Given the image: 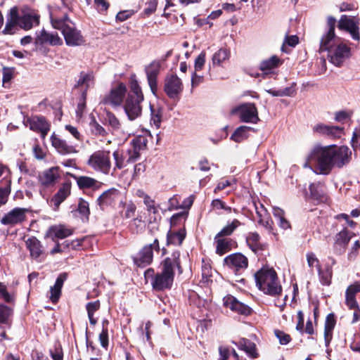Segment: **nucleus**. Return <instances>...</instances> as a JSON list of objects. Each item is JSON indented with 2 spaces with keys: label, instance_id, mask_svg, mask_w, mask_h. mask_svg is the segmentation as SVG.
Listing matches in <instances>:
<instances>
[{
  "label": "nucleus",
  "instance_id": "f257e3e1",
  "mask_svg": "<svg viewBox=\"0 0 360 360\" xmlns=\"http://www.w3.org/2000/svg\"><path fill=\"white\" fill-rule=\"evenodd\" d=\"M351 151L347 146L316 145L308 155L304 167L317 174H328L334 167H342L349 162Z\"/></svg>",
  "mask_w": 360,
  "mask_h": 360
},
{
  "label": "nucleus",
  "instance_id": "f03ea898",
  "mask_svg": "<svg viewBox=\"0 0 360 360\" xmlns=\"http://www.w3.org/2000/svg\"><path fill=\"white\" fill-rule=\"evenodd\" d=\"M87 163L97 172L114 175L117 169L125 166V159L120 150H115L112 154L110 150H97L89 157Z\"/></svg>",
  "mask_w": 360,
  "mask_h": 360
},
{
  "label": "nucleus",
  "instance_id": "7ed1b4c3",
  "mask_svg": "<svg viewBox=\"0 0 360 360\" xmlns=\"http://www.w3.org/2000/svg\"><path fill=\"white\" fill-rule=\"evenodd\" d=\"M179 252H174L171 257L165 258L160 264V271L152 278L151 285L155 290L171 288L174 277V269H181Z\"/></svg>",
  "mask_w": 360,
  "mask_h": 360
},
{
  "label": "nucleus",
  "instance_id": "20e7f679",
  "mask_svg": "<svg viewBox=\"0 0 360 360\" xmlns=\"http://www.w3.org/2000/svg\"><path fill=\"white\" fill-rule=\"evenodd\" d=\"M255 279L258 288L266 295L276 296L282 292L277 274L272 267L261 268L255 274Z\"/></svg>",
  "mask_w": 360,
  "mask_h": 360
},
{
  "label": "nucleus",
  "instance_id": "39448f33",
  "mask_svg": "<svg viewBox=\"0 0 360 360\" xmlns=\"http://www.w3.org/2000/svg\"><path fill=\"white\" fill-rule=\"evenodd\" d=\"M144 97L141 89L135 79L131 80L130 83V91L124 103V110L131 121H133L141 115L142 106L141 103Z\"/></svg>",
  "mask_w": 360,
  "mask_h": 360
},
{
  "label": "nucleus",
  "instance_id": "423d86ee",
  "mask_svg": "<svg viewBox=\"0 0 360 360\" xmlns=\"http://www.w3.org/2000/svg\"><path fill=\"white\" fill-rule=\"evenodd\" d=\"M52 26L61 30L65 43L70 46H81L84 43V39L79 30L74 25V23L65 15L63 18H51Z\"/></svg>",
  "mask_w": 360,
  "mask_h": 360
},
{
  "label": "nucleus",
  "instance_id": "0eeeda50",
  "mask_svg": "<svg viewBox=\"0 0 360 360\" xmlns=\"http://www.w3.org/2000/svg\"><path fill=\"white\" fill-rule=\"evenodd\" d=\"M39 16L34 11H23L21 14H18V9L13 8L10 11V15L4 32L11 33L12 27L15 25L25 30H29L39 24Z\"/></svg>",
  "mask_w": 360,
  "mask_h": 360
},
{
  "label": "nucleus",
  "instance_id": "6e6552de",
  "mask_svg": "<svg viewBox=\"0 0 360 360\" xmlns=\"http://www.w3.org/2000/svg\"><path fill=\"white\" fill-rule=\"evenodd\" d=\"M231 114L238 115L242 122L256 124L259 120L258 111L254 103L239 105L231 110Z\"/></svg>",
  "mask_w": 360,
  "mask_h": 360
},
{
  "label": "nucleus",
  "instance_id": "1a4fd4ad",
  "mask_svg": "<svg viewBox=\"0 0 360 360\" xmlns=\"http://www.w3.org/2000/svg\"><path fill=\"white\" fill-rule=\"evenodd\" d=\"M338 27L349 32L354 40H360L358 18L343 15L338 21Z\"/></svg>",
  "mask_w": 360,
  "mask_h": 360
},
{
  "label": "nucleus",
  "instance_id": "9d476101",
  "mask_svg": "<svg viewBox=\"0 0 360 360\" xmlns=\"http://www.w3.org/2000/svg\"><path fill=\"white\" fill-rule=\"evenodd\" d=\"M328 56L333 64L340 66L350 56V48L341 41L328 52Z\"/></svg>",
  "mask_w": 360,
  "mask_h": 360
},
{
  "label": "nucleus",
  "instance_id": "9b49d317",
  "mask_svg": "<svg viewBox=\"0 0 360 360\" xmlns=\"http://www.w3.org/2000/svg\"><path fill=\"white\" fill-rule=\"evenodd\" d=\"M164 89L170 98H177L183 91V84L176 75H169L165 78Z\"/></svg>",
  "mask_w": 360,
  "mask_h": 360
},
{
  "label": "nucleus",
  "instance_id": "f8f14e48",
  "mask_svg": "<svg viewBox=\"0 0 360 360\" xmlns=\"http://www.w3.org/2000/svg\"><path fill=\"white\" fill-rule=\"evenodd\" d=\"M153 250L156 251L160 250L158 239H155L153 244L146 245L141 250L137 257L134 259L135 263L139 266H145L150 264L153 261Z\"/></svg>",
  "mask_w": 360,
  "mask_h": 360
},
{
  "label": "nucleus",
  "instance_id": "ddd939ff",
  "mask_svg": "<svg viewBox=\"0 0 360 360\" xmlns=\"http://www.w3.org/2000/svg\"><path fill=\"white\" fill-rule=\"evenodd\" d=\"M224 264L233 271L238 273L244 271L248 266V258L241 253H233L226 257Z\"/></svg>",
  "mask_w": 360,
  "mask_h": 360
},
{
  "label": "nucleus",
  "instance_id": "4468645a",
  "mask_svg": "<svg viewBox=\"0 0 360 360\" xmlns=\"http://www.w3.org/2000/svg\"><path fill=\"white\" fill-rule=\"evenodd\" d=\"M148 143V139L145 136H137L131 141L130 148L127 150L128 158L127 162H134L140 156V151L145 149Z\"/></svg>",
  "mask_w": 360,
  "mask_h": 360
},
{
  "label": "nucleus",
  "instance_id": "2eb2a0df",
  "mask_svg": "<svg viewBox=\"0 0 360 360\" xmlns=\"http://www.w3.org/2000/svg\"><path fill=\"white\" fill-rule=\"evenodd\" d=\"M223 304L225 307L239 314L248 316L252 312V309L248 305L240 302L231 295H228L224 297Z\"/></svg>",
  "mask_w": 360,
  "mask_h": 360
},
{
  "label": "nucleus",
  "instance_id": "dca6fc26",
  "mask_svg": "<svg viewBox=\"0 0 360 360\" xmlns=\"http://www.w3.org/2000/svg\"><path fill=\"white\" fill-rule=\"evenodd\" d=\"M127 89L124 84L120 83L116 87L111 89L108 95L103 98L105 104H110L113 106H119L123 101L126 94Z\"/></svg>",
  "mask_w": 360,
  "mask_h": 360
},
{
  "label": "nucleus",
  "instance_id": "f3484780",
  "mask_svg": "<svg viewBox=\"0 0 360 360\" xmlns=\"http://www.w3.org/2000/svg\"><path fill=\"white\" fill-rule=\"evenodd\" d=\"M354 236V233L347 229H344L335 236L333 245L334 252L336 255H342L345 252L351 238Z\"/></svg>",
  "mask_w": 360,
  "mask_h": 360
},
{
  "label": "nucleus",
  "instance_id": "a211bd4d",
  "mask_svg": "<svg viewBox=\"0 0 360 360\" xmlns=\"http://www.w3.org/2000/svg\"><path fill=\"white\" fill-rule=\"evenodd\" d=\"M51 141L53 147L63 155L76 153L78 151L77 149V143H73V144L69 145L65 140L60 139L55 134H52Z\"/></svg>",
  "mask_w": 360,
  "mask_h": 360
},
{
  "label": "nucleus",
  "instance_id": "6ab92c4d",
  "mask_svg": "<svg viewBox=\"0 0 360 360\" xmlns=\"http://www.w3.org/2000/svg\"><path fill=\"white\" fill-rule=\"evenodd\" d=\"M26 126L32 131L39 132L43 139L45 138L50 129L49 124L42 117H33L27 120Z\"/></svg>",
  "mask_w": 360,
  "mask_h": 360
},
{
  "label": "nucleus",
  "instance_id": "aec40b11",
  "mask_svg": "<svg viewBox=\"0 0 360 360\" xmlns=\"http://www.w3.org/2000/svg\"><path fill=\"white\" fill-rule=\"evenodd\" d=\"M314 133L326 136L332 138H338L342 134V129L340 127L327 125L323 123H319L313 127Z\"/></svg>",
  "mask_w": 360,
  "mask_h": 360
},
{
  "label": "nucleus",
  "instance_id": "412c9836",
  "mask_svg": "<svg viewBox=\"0 0 360 360\" xmlns=\"http://www.w3.org/2000/svg\"><path fill=\"white\" fill-rule=\"evenodd\" d=\"M160 63L158 61H153L146 68V72L148 85L153 94L157 90V77L160 72Z\"/></svg>",
  "mask_w": 360,
  "mask_h": 360
},
{
  "label": "nucleus",
  "instance_id": "4be33fe9",
  "mask_svg": "<svg viewBox=\"0 0 360 360\" xmlns=\"http://www.w3.org/2000/svg\"><path fill=\"white\" fill-rule=\"evenodd\" d=\"M60 179L59 168L53 167L44 170L39 175V181L43 186H51Z\"/></svg>",
  "mask_w": 360,
  "mask_h": 360
},
{
  "label": "nucleus",
  "instance_id": "5701e85b",
  "mask_svg": "<svg viewBox=\"0 0 360 360\" xmlns=\"http://www.w3.org/2000/svg\"><path fill=\"white\" fill-rule=\"evenodd\" d=\"M252 205L258 217V222L267 230L271 231L272 229V220L268 212V208L264 206V204H252Z\"/></svg>",
  "mask_w": 360,
  "mask_h": 360
},
{
  "label": "nucleus",
  "instance_id": "b1692460",
  "mask_svg": "<svg viewBox=\"0 0 360 360\" xmlns=\"http://www.w3.org/2000/svg\"><path fill=\"white\" fill-rule=\"evenodd\" d=\"M28 212V209L15 208L5 215L1 221L4 224H13L21 222L25 219V214Z\"/></svg>",
  "mask_w": 360,
  "mask_h": 360
},
{
  "label": "nucleus",
  "instance_id": "393cba45",
  "mask_svg": "<svg viewBox=\"0 0 360 360\" xmlns=\"http://www.w3.org/2000/svg\"><path fill=\"white\" fill-rule=\"evenodd\" d=\"M37 43L41 44H49L51 46H59L63 44L62 39L58 36L57 32H49L42 30L37 37Z\"/></svg>",
  "mask_w": 360,
  "mask_h": 360
},
{
  "label": "nucleus",
  "instance_id": "a878e982",
  "mask_svg": "<svg viewBox=\"0 0 360 360\" xmlns=\"http://www.w3.org/2000/svg\"><path fill=\"white\" fill-rule=\"evenodd\" d=\"M340 41L341 39L335 35V32H326L321 39L319 50L330 52Z\"/></svg>",
  "mask_w": 360,
  "mask_h": 360
},
{
  "label": "nucleus",
  "instance_id": "bb28decb",
  "mask_svg": "<svg viewBox=\"0 0 360 360\" xmlns=\"http://www.w3.org/2000/svg\"><path fill=\"white\" fill-rule=\"evenodd\" d=\"M67 279L65 273L61 274L57 278L53 286L51 287L49 299L53 303H56L61 295V290L64 281Z\"/></svg>",
  "mask_w": 360,
  "mask_h": 360
},
{
  "label": "nucleus",
  "instance_id": "cd10ccee",
  "mask_svg": "<svg viewBox=\"0 0 360 360\" xmlns=\"http://www.w3.org/2000/svg\"><path fill=\"white\" fill-rule=\"evenodd\" d=\"M282 64V60L276 56H272L269 58L262 60L259 65V69L264 72V75L271 74L274 68L279 67Z\"/></svg>",
  "mask_w": 360,
  "mask_h": 360
},
{
  "label": "nucleus",
  "instance_id": "c85d7f7f",
  "mask_svg": "<svg viewBox=\"0 0 360 360\" xmlns=\"http://www.w3.org/2000/svg\"><path fill=\"white\" fill-rule=\"evenodd\" d=\"M336 320L333 314L327 315L324 326V340L326 345L328 346L332 339L333 330L335 328Z\"/></svg>",
  "mask_w": 360,
  "mask_h": 360
},
{
  "label": "nucleus",
  "instance_id": "c756f323",
  "mask_svg": "<svg viewBox=\"0 0 360 360\" xmlns=\"http://www.w3.org/2000/svg\"><path fill=\"white\" fill-rule=\"evenodd\" d=\"M331 260V265H326L324 269H321V268L318 270L320 282L325 285H329L331 283V279L333 276V268L332 266L336 264V260L330 257Z\"/></svg>",
  "mask_w": 360,
  "mask_h": 360
},
{
  "label": "nucleus",
  "instance_id": "7c9ffc66",
  "mask_svg": "<svg viewBox=\"0 0 360 360\" xmlns=\"http://www.w3.org/2000/svg\"><path fill=\"white\" fill-rule=\"evenodd\" d=\"M186 237V230L184 228L178 231H169L167 235V244L180 245Z\"/></svg>",
  "mask_w": 360,
  "mask_h": 360
},
{
  "label": "nucleus",
  "instance_id": "2f4dec72",
  "mask_svg": "<svg viewBox=\"0 0 360 360\" xmlns=\"http://www.w3.org/2000/svg\"><path fill=\"white\" fill-rule=\"evenodd\" d=\"M105 123L111 128L113 134H118L122 131L121 122L118 118L110 111L106 112Z\"/></svg>",
  "mask_w": 360,
  "mask_h": 360
},
{
  "label": "nucleus",
  "instance_id": "473e14b6",
  "mask_svg": "<svg viewBox=\"0 0 360 360\" xmlns=\"http://www.w3.org/2000/svg\"><path fill=\"white\" fill-rule=\"evenodd\" d=\"M71 176L76 180L79 188L81 189L93 188L98 183L95 179L86 176H78L72 174Z\"/></svg>",
  "mask_w": 360,
  "mask_h": 360
},
{
  "label": "nucleus",
  "instance_id": "72a5a7b5",
  "mask_svg": "<svg viewBox=\"0 0 360 360\" xmlns=\"http://www.w3.org/2000/svg\"><path fill=\"white\" fill-rule=\"evenodd\" d=\"M99 202H110L113 201H122L120 192L115 188H110L103 192L98 197Z\"/></svg>",
  "mask_w": 360,
  "mask_h": 360
},
{
  "label": "nucleus",
  "instance_id": "f704fd0d",
  "mask_svg": "<svg viewBox=\"0 0 360 360\" xmlns=\"http://www.w3.org/2000/svg\"><path fill=\"white\" fill-rule=\"evenodd\" d=\"M78 86L84 88L85 91L94 84V75L93 72H82L79 77L77 83Z\"/></svg>",
  "mask_w": 360,
  "mask_h": 360
},
{
  "label": "nucleus",
  "instance_id": "c9c22d12",
  "mask_svg": "<svg viewBox=\"0 0 360 360\" xmlns=\"http://www.w3.org/2000/svg\"><path fill=\"white\" fill-rule=\"evenodd\" d=\"M27 248L30 252V255L34 259H37L42 253L41 245L36 238H29L26 241Z\"/></svg>",
  "mask_w": 360,
  "mask_h": 360
},
{
  "label": "nucleus",
  "instance_id": "e433bc0d",
  "mask_svg": "<svg viewBox=\"0 0 360 360\" xmlns=\"http://www.w3.org/2000/svg\"><path fill=\"white\" fill-rule=\"evenodd\" d=\"M101 304L98 300L88 302L86 305V309L90 324L95 326L98 321V318L95 317V313L99 310Z\"/></svg>",
  "mask_w": 360,
  "mask_h": 360
},
{
  "label": "nucleus",
  "instance_id": "4c0bfd02",
  "mask_svg": "<svg viewBox=\"0 0 360 360\" xmlns=\"http://www.w3.org/2000/svg\"><path fill=\"white\" fill-rule=\"evenodd\" d=\"M231 52L229 49L221 48L212 56V63L214 65H221L222 63L229 60Z\"/></svg>",
  "mask_w": 360,
  "mask_h": 360
},
{
  "label": "nucleus",
  "instance_id": "58836bf2",
  "mask_svg": "<svg viewBox=\"0 0 360 360\" xmlns=\"http://www.w3.org/2000/svg\"><path fill=\"white\" fill-rule=\"evenodd\" d=\"M309 191L311 200H320L321 202H323L324 201L327 200V197L324 193L323 188L320 184H311L309 186Z\"/></svg>",
  "mask_w": 360,
  "mask_h": 360
},
{
  "label": "nucleus",
  "instance_id": "ea45409f",
  "mask_svg": "<svg viewBox=\"0 0 360 360\" xmlns=\"http://www.w3.org/2000/svg\"><path fill=\"white\" fill-rule=\"evenodd\" d=\"M259 238V236L257 233H250L247 237V243L254 252L265 248V245L260 243Z\"/></svg>",
  "mask_w": 360,
  "mask_h": 360
},
{
  "label": "nucleus",
  "instance_id": "a19ab883",
  "mask_svg": "<svg viewBox=\"0 0 360 360\" xmlns=\"http://www.w3.org/2000/svg\"><path fill=\"white\" fill-rule=\"evenodd\" d=\"M238 345L240 349L244 350L250 356L253 358L257 357L256 346L250 340L242 338L239 340Z\"/></svg>",
  "mask_w": 360,
  "mask_h": 360
},
{
  "label": "nucleus",
  "instance_id": "79ce46f5",
  "mask_svg": "<svg viewBox=\"0 0 360 360\" xmlns=\"http://www.w3.org/2000/svg\"><path fill=\"white\" fill-rule=\"evenodd\" d=\"M216 243V252L219 255H223L231 250V240L229 238H217Z\"/></svg>",
  "mask_w": 360,
  "mask_h": 360
},
{
  "label": "nucleus",
  "instance_id": "37998d69",
  "mask_svg": "<svg viewBox=\"0 0 360 360\" xmlns=\"http://www.w3.org/2000/svg\"><path fill=\"white\" fill-rule=\"evenodd\" d=\"M192 204H188L186 207L183 208V210L177 212L176 214H174L170 219V223L172 226H174L179 224L181 221H185L188 214V210L191 207V205Z\"/></svg>",
  "mask_w": 360,
  "mask_h": 360
},
{
  "label": "nucleus",
  "instance_id": "c03bdc74",
  "mask_svg": "<svg viewBox=\"0 0 360 360\" xmlns=\"http://www.w3.org/2000/svg\"><path fill=\"white\" fill-rule=\"evenodd\" d=\"M71 184L70 182L64 183L55 195L56 202H63L70 194Z\"/></svg>",
  "mask_w": 360,
  "mask_h": 360
},
{
  "label": "nucleus",
  "instance_id": "a18cd8bd",
  "mask_svg": "<svg viewBox=\"0 0 360 360\" xmlns=\"http://www.w3.org/2000/svg\"><path fill=\"white\" fill-rule=\"evenodd\" d=\"M51 233L58 238H64L70 236L72 233V231L63 225H58L53 226L50 229Z\"/></svg>",
  "mask_w": 360,
  "mask_h": 360
},
{
  "label": "nucleus",
  "instance_id": "49530a36",
  "mask_svg": "<svg viewBox=\"0 0 360 360\" xmlns=\"http://www.w3.org/2000/svg\"><path fill=\"white\" fill-rule=\"evenodd\" d=\"M250 129V127L240 126L236 129L231 139L235 142L239 143L248 138V133Z\"/></svg>",
  "mask_w": 360,
  "mask_h": 360
},
{
  "label": "nucleus",
  "instance_id": "de8ad7c7",
  "mask_svg": "<svg viewBox=\"0 0 360 360\" xmlns=\"http://www.w3.org/2000/svg\"><path fill=\"white\" fill-rule=\"evenodd\" d=\"M266 91L273 96L283 97V96H292L295 94V89L292 86L286 87L283 89L274 90V89H266Z\"/></svg>",
  "mask_w": 360,
  "mask_h": 360
},
{
  "label": "nucleus",
  "instance_id": "09e8293b",
  "mask_svg": "<svg viewBox=\"0 0 360 360\" xmlns=\"http://www.w3.org/2000/svg\"><path fill=\"white\" fill-rule=\"evenodd\" d=\"M73 216L80 217L82 220L87 219L89 214V209L86 204H77V208L71 211Z\"/></svg>",
  "mask_w": 360,
  "mask_h": 360
},
{
  "label": "nucleus",
  "instance_id": "8fccbe9b",
  "mask_svg": "<svg viewBox=\"0 0 360 360\" xmlns=\"http://www.w3.org/2000/svg\"><path fill=\"white\" fill-rule=\"evenodd\" d=\"M239 225L240 222L238 220L234 219L230 224L224 227L221 231L217 234L215 239L222 236H230Z\"/></svg>",
  "mask_w": 360,
  "mask_h": 360
},
{
  "label": "nucleus",
  "instance_id": "3c124183",
  "mask_svg": "<svg viewBox=\"0 0 360 360\" xmlns=\"http://www.w3.org/2000/svg\"><path fill=\"white\" fill-rule=\"evenodd\" d=\"M150 108L151 112V122L157 128H158L161 123L162 109L159 107L155 108L152 105H150Z\"/></svg>",
  "mask_w": 360,
  "mask_h": 360
},
{
  "label": "nucleus",
  "instance_id": "603ef678",
  "mask_svg": "<svg viewBox=\"0 0 360 360\" xmlns=\"http://www.w3.org/2000/svg\"><path fill=\"white\" fill-rule=\"evenodd\" d=\"M65 129L75 139L76 143H82L83 140V136L80 134L78 129L70 124H67L65 126Z\"/></svg>",
  "mask_w": 360,
  "mask_h": 360
},
{
  "label": "nucleus",
  "instance_id": "864d4df0",
  "mask_svg": "<svg viewBox=\"0 0 360 360\" xmlns=\"http://www.w3.org/2000/svg\"><path fill=\"white\" fill-rule=\"evenodd\" d=\"M307 261L308 266L313 270L314 267H316L319 270L321 266L319 264V260L313 252H307L306 255Z\"/></svg>",
  "mask_w": 360,
  "mask_h": 360
},
{
  "label": "nucleus",
  "instance_id": "5fc2aeb1",
  "mask_svg": "<svg viewBox=\"0 0 360 360\" xmlns=\"http://www.w3.org/2000/svg\"><path fill=\"white\" fill-rule=\"evenodd\" d=\"M299 42V38L296 35L287 36L284 41V43L281 47V50L283 52H288L286 50V45L291 47H295Z\"/></svg>",
  "mask_w": 360,
  "mask_h": 360
},
{
  "label": "nucleus",
  "instance_id": "6e6d98bb",
  "mask_svg": "<svg viewBox=\"0 0 360 360\" xmlns=\"http://www.w3.org/2000/svg\"><path fill=\"white\" fill-rule=\"evenodd\" d=\"M206 60V54L205 51H202L195 60L194 72H198L202 69Z\"/></svg>",
  "mask_w": 360,
  "mask_h": 360
},
{
  "label": "nucleus",
  "instance_id": "4d7b16f0",
  "mask_svg": "<svg viewBox=\"0 0 360 360\" xmlns=\"http://www.w3.org/2000/svg\"><path fill=\"white\" fill-rule=\"evenodd\" d=\"M274 333L281 345H287L291 340L290 335L284 333L283 331L276 330Z\"/></svg>",
  "mask_w": 360,
  "mask_h": 360
},
{
  "label": "nucleus",
  "instance_id": "13d9d810",
  "mask_svg": "<svg viewBox=\"0 0 360 360\" xmlns=\"http://www.w3.org/2000/svg\"><path fill=\"white\" fill-rule=\"evenodd\" d=\"M10 181L4 187H0V202H6L8 197L11 193Z\"/></svg>",
  "mask_w": 360,
  "mask_h": 360
},
{
  "label": "nucleus",
  "instance_id": "bf43d9fd",
  "mask_svg": "<svg viewBox=\"0 0 360 360\" xmlns=\"http://www.w3.org/2000/svg\"><path fill=\"white\" fill-rule=\"evenodd\" d=\"M137 200L143 202H154V200L142 190H137L135 193Z\"/></svg>",
  "mask_w": 360,
  "mask_h": 360
},
{
  "label": "nucleus",
  "instance_id": "052dcab7",
  "mask_svg": "<svg viewBox=\"0 0 360 360\" xmlns=\"http://www.w3.org/2000/svg\"><path fill=\"white\" fill-rule=\"evenodd\" d=\"M358 245H359V241L356 240L347 253V259L349 262H353L356 259L359 254Z\"/></svg>",
  "mask_w": 360,
  "mask_h": 360
},
{
  "label": "nucleus",
  "instance_id": "680f3d73",
  "mask_svg": "<svg viewBox=\"0 0 360 360\" xmlns=\"http://www.w3.org/2000/svg\"><path fill=\"white\" fill-rule=\"evenodd\" d=\"M360 292V283H354L350 285L346 290L345 295L356 297V294Z\"/></svg>",
  "mask_w": 360,
  "mask_h": 360
},
{
  "label": "nucleus",
  "instance_id": "e2e57ef3",
  "mask_svg": "<svg viewBox=\"0 0 360 360\" xmlns=\"http://www.w3.org/2000/svg\"><path fill=\"white\" fill-rule=\"evenodd\" d=\"M99 340L101 346L106 349L108 346V329L104 328V326L103 327V330L99 335Z\"/></svg>",
  "mask_w": 360,
  "mask_h": 360
},
{
  "label": "nucleus",
  "instance_id": "0e129e2a",
  "mask_svg": "<svg viewBox=\"0 0 360 360\" xmlns=\"http://www.w3.org/2000/svg\"><path fill=\"white\" fill-rule=\"evenodd\" d=\"M134 11L132 10H126L119 12L116 15L117 21L123 22L132 16Z\"/></svg>",
  "mask_w": 360,
  "mask_h": 360
},
{
  "label": "nucleus",
  "instance_id": "69168bd1",
  "mask_svg": "<svg viewBox=\"0 0 360 360\" xmlns=\"http://www.w3.org/2000/svg\"><path fill=\"white\" fill-rule=\"evenodd\" d=\"M11 314L9 307L5 305H0V322L4 323L6 321Z\"/></svg>",
  "mask_w": 360,
  "mask_h": 360
},
{
  "label": "nucleus",
  "instance_id": "338daca9",
  "mask_svg": "<svg viewBox=\"0 0 360 360\" xmlns=\"http://www.w3.org/2000/svg\"><path fill=\"white\" fill-rule=\"evenodd\" d=\"M352 146L354 150H356L360 147V131L355 130L354 131L352 139Z\"/></svg>",
  "mask_w": 360,
  "mask_h": 360
},
{
  "label": "nucleus",
  "instance_id": "774afa93",
  "mask_svg": "<svg viewBox=\"0 0 360 360\" xmlns=\"http://www.w3.org/2000/svg\"><path fill=\"white\" fill-rule=\"evenodd\" d=\"M50 352L53 360H63V354L61 347H56L53 350H51Z\"/></svg>",
  "mask_w": 360,
  "mask_h": 360
}]
</instances>
